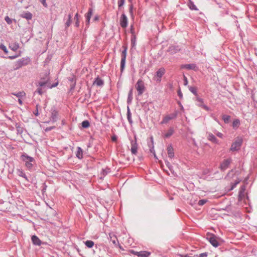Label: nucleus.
<instances>
[{"label":"nucleus","mask_w":257,"mask_h":257,"mask_svg":"<svg viewBox=\"0 0 257 257\" xmlns=\"http://www.w3.org/2000/svg\"><path fill=\"white\" fill-rule=\"evenodd\" d=\"M174 129L172 127H170L168 132L164 135V137L165 138H168L171 137L174 133Z\"/></svg>","instance_id":"nucleus-28"},{"label":"nucleus","mask_w":257,"mask_h":257,"mask_svg":"<svg viewBox=\"0 0 257 257\" xmlns=\"http://www.w3.org/2000/svg\"><path fill=\"white\" fill-rule=\"evenodd\" d=\"M168 157L172 159L174 157V150L171 145H169L167 148Z\"/></svg>","instance_id":"nucleus-20"},{"label":"nucleus","mask_w":257,"mask_h":257,"mask_svg":"<svg viewBox=\"0 0 257 257\" xmlns=\"http://www.w3.org/2000/svg\"><path fill=\"white\" fill-rule=\"evenodd\" d=\"M18 57V55H14V56H10L8 57H5V56H2L3 58H8V59H11V60L15 59L17 58Z\"/></svg>","instance_id":"nucleus-48"},{"label":"nucleus","mask_w":257,"mask_h":257,"mask_svg":"<svg viewBox=\"0 0 257 257\" xmlns=\"http://www.w3.org/2000/svg\"><path fill=\"white\" fill-rule=\"evenodd\" d=\"M178 255L180 257H193V256H189V255L188 254H178Z\"/></svg>","instance_id":"nucleus-58"},{"label":"nucleus","mask_w":257,"mask_h":257,"mask_svg":"<svg viewBox=\"0 0 257 257\" xmlns=\"http://www.w3.org/2000/svg\"><path fill=\"white\" fill-rule=\"evenodd\" d=\"M183 81H184V85H187L188 84V80L187 77L184 75L183 76Z\"/></svg>","instance_id":"nucleus-53"},{"label":"nucleus","mask_w":257,"mask_h":257,"mask_svg":"<svg viewBox=\"0 0 257 257\" xmlns=\"http://www.w3.org/2000/svg\"><path fill=\"white\" fill-rule=\"evenodd\" d=\"M165 73V69L163 67H161L156 72V76L157 78V81L160 82L161 80V77Z\"/></svg>","instance_id":"nucleus-14"},{"label":"nucleus","mask_w":257,"mask_h":257,"mask_svg":"<svg viewBox=\"0 0 257 257\" xmlns=\"http://www.w3.org/2000/svg\"><path fill=\"white\" fill-rule=\"evenodd\" d=\"M207 202V200L206 199H201L198 202V204L200 206L203 205L205 203H206Z\"/></svg>","instance_id":"nucleus-44"},{"label":"nucleus","mask_w":257,"mask_h":257,"mask_svg":"<svg viewBox=\"0 0 257 257\" xmlns=\"http://www.w3.org/2000/svg\"><path fill=\"white\" fill-rule=\"evenodd\" d=\"M31 239L33 243L36 245H40L42 243L41 240L36 235H33Z\"/></svg>","instance_id":"nucleus-21"},{"label":"nucleus","mask_w":257,"mask_h":257,"mask_svg":"<svg viewBox=\"0 0 257 257\" xmlns=\"http://www.w3.org/2000/svg\"><path fill=\"white\" fill-rule=\"evenodd\" d=\"M108 238L114 244H116V242H117V239L115 234L112 233H109L108 234Z\"/></svg>","instance_id":"nucleus-22"},{"label":"nucleus","mask_w":257,"mask_h":257,"mask_svg":"<svg viewBox=\"0 0 257 257\" xmlns=\"http://www.w3.org/2000/svg\"><path fill=\"white\" fill-rule=\"evenodd\" d=\"M41 87H42L39 86V87H38L37 88V89L36 90V91H35V93L37 92L38 94H39L40 95H42L44 93V92L42 90V89L41 88Z\"/></svg>","instance_id":"nucleus-47"},{"label":"nucleus","mask_w":257,"mask_h":257,"mask_svg":"<svg viewBox=\"0 0 257 257\" xmlns=\"http://www.w3.org/2000/svg\"><path fill=\"white\" fill-rule=\"evenodd\" d=\"M122 48L123 50H122L121 54V61H120V71L122 73L125 67V60L127 54V47L126 45H123Z\"/></svg>","instance_id":"nucleus-3"},{"label":"nucleus","mask_w":257,"mask_h":257,"mask_svg":"<svg viewBox=\"0 0 257 257\" xmlns=\"http://www.w3.org/2000/svg\"><path fill=\"white\" fill-rule=\"evenodd\" d=\"M240 182V180H239V179H237V180H236L235 181V182L233 183V184L235 185H237L239 182Z\"/></svg>","instance_id":"nucleus-60"},{"label":"nucleus","mask_w":257,"mask_h":257,"mask_svg":"<svg viewBox=\"0 0 257 257\" xmlns=\"http://www.w3.org/2000/svg\"><path fill=\"white\" fill-rule=\"evenodd\" d=\"M92 9H90L87 13L86 14V23L87 25L89 24V21L92 16Z\"/></svg>","instance_id":"nucleus-26"},{"label":"nucleus","mask_w":257,"mask_h":257,"mask_svg":"<svg viewBox=\"0 0 257 257\" xmlns=\"http://www.w3.org/2000/svg\"><path fill=\"white\" fill-rule=\"evenodd\" d=\"M20 17L28 21L32 19L33 15L29 12H24L20 15Z\"/></svg>","instance_id":"nucleus-19"},{"label":"nucleus","mask_w":257,"mask_h":257,"mask_svg":"<svg viewBox=\"0 0 257 257\" xmlns=\"http://www.w3.org/2000/svg\"><path fill=\"white\" fill-rule=\"evenodd\" d=\"M242 144V139L240 138H237V139L233 142L230 147V151H235L239 150L241 145Z\"/></svg>","instance_id":"nucleus-5"},{"label":"nucleus","mask_w":257,"mask_h":257,"mask_svg":"<svg viewBox=\"0 0 257 257\" xmlns=\"http://www.w3.org/2000/svg\"><path fill=\"white\" fill-rule=\"evenodd\" d=\"M230 116L227 115H223L222 116V118L224 122L226 123L229 122Z\"/></svg>","instance_id":"nucleus-38"},{"label":"nucleus","mask_w":257,"mask_h":257,"mask_svg":"<svg viewBox=\"0 0 257 257\" xmlns=\"http://www.w3.org/2000/svg\"><path fill=\"white\" fill-rule=\"evenodd\" d=\"M135 43H136L135 38H134V39L132 38L131 39V43H132L133 46H135Z\"/></svg>","instance_id":"nucleus-59"},{"label":"nucleus","mask_w":257,"mask_h":257,"mask_svg":"<svg viewBox=\"0 0 257 257\" xmlns=\"http://www.w3.org/2000/svg\"><path fill=\"white\" fill-rule=\"evenodd\" d=\"M217 239L218 237L212 233H210L207 235V239L212 246L215 247H218L220 245Z\"/></svg>","instance_id":"nucleus-4"},{"label":"nucleus","mask_w":257,"mask_h":257,"mask_svg":"<svg viewBox=\"0 0 257 257\" xmlns=\"http://www.w3.org/2000/svg\"><path fill=\"white\" fill-rule=\"evenodd\" d=\"M22 160L25 163L26 167L29 169L31 170L35 163V161L33 157L28 156L27 154L24 153L21 156Z\"/></svg>","instance_id":"nucleus-1"},{"label":"nucleus","mask_w":257,"mask_h":257,"mask_svg":"<svg viewBox=\"0 0 257 257\" xmlns=\"http://www.w3.org/2000/svg\"><path fill=\"white\" fill-rule=\"evenodd\" d=\"M85 244L86 246H87L88 248H91L94 245V242L92 240H86L85 242Z\"/></svg>","instance_id":"nucleus-36"},{"label":"nucleus","mask_w":257,"mask_h":257,"mask_svg":"<svg viewBox=\"0 0 257 257\" xmlns=\"http://www.w3.org/2000/svg\"><path fill=\"white\" fill-rule=\"evenodd\" d=\"M127 118L130 123L131 124L133 123V120L132 119V114L128 107H127Z\"/></svg>","instance_id":"nucleus-32"},{"label":"nucleus","mask_w":257,"mask_h":257,"mask_svg":"<svg viewBox=\"0 0 257 257\" xmlns=\"http://www.w3.org/2000/svg\"><path fill=\"white\" fill-rule=\"evenodd\" d=\"M189 90L194 94L195 95V97H197V96H198L197 92V89L195 87L189 86L188 87Z\"/></svg>","instance_id":"nucleus-34"},{"label":"nucleus","mask_w":257,"mask_h":257,"mask_svg":"<svg viewBox=\"0 0 257 257\" xmlns=\"http://www.w3.org/2000/svg\"><path fill=\"white\" fill-rule=\"evenodd\" d=\"M240 124V121L239 119H235L232 122V126L233 127H238Z\"/></svg>","instance_id":"nucleus-41"},{"label":"nucleus","mask_w":257,"mask_h":257,"mask_svg":"<svg viewBox=\"0 0 257 257\" xmlns=\"http://www.w3.org/2000/svg\"><path fill=\"white\" fill-rule=\"evenodd\" d=\"M40 105L37 104L36 106V110L33 112V113L34 114V115L35 116H38L39 115V108L40 107Z\"/></svg>","instance_id":"nucleus-42"},{"label":"nucleus","mask_w":257,"mask_h":257,"mask_svg":"<svg viewBox=\"0 0 257 257\" xmlns=\"http://www.w3.org/2000/svg\"><path fill=\"white\" fill-rule=\"evenodd\" d=\"M76 85V82H74L73 83H72L70 85V90H73L75 87Z\"/></svg>","instance_id":"nucleus-54"},{"label":"nucleus","mask_w":257,"mask_h":257,"mask_svg":"<svg viewBox=\"0 0 257 257\" xmlns=\"http://www.w3.org/2000/svg\"><path fill=\"white\" fill-rule=\"evenodd\" d=\"M5 20L9 25H10L12 23V20L10 18L9 16H6L5 18Z\"/></svg>","instance_id":"nucleus-45"},{"label":"nucleus","mask_w":257,"mask_h":257,"mask_svg":"<svg viewBox=\"0 0 257 257\" xmlns=\"http://www.w3.org/2000/svg\"><path fill=\"white\" fill-rule=\"evenodd\" d=\"M148 146L149 148H150V152L153 153L154 154V156L156 157L155 151L154 150V146L153 138L152 137H151L150 141L148 142Z\"/></svg>","instance_id":"nucleus-18"},{"label":"nucleus","mask_w":257,"mask_h":257,"mask_svg":"<svg viewBox=\"0 0 257 257\" xmlns=\"http://www.w3.org/2000/svg\"><path fill=\"white\" fill-rule=\"evenodd\" d=\"M55 127V126H50V127H46V128L45 129V131H46V132H49V131H51L52 130L54 129Z\"/></svg>","instance_id":"nucleus-55"},{"label":"nucleus","mask_w":257,"mask_h":257,"mask_svg":"<svg viewBox=\"0 0 257 257\" xmlns=\"http://www.w3.org/2000/svg\"><path fill=\"white\" fill-rule=\"evenodd\" d=\"M177 112H175V113L170 114L169 115H168L164 117L163 119L162 120L161 123H167L170 120L175 118L177 117Z\"/></svg>","instance_id":"nucleus-15"},{"label":"nucleus","mask_w":257,"mask_h":257,"mask_svg":"<svg viewBox=\"0 0 257 257\" xmlns=\"http://www.w3.org/2000/svg\"><path fill=\"white\" fill-rule=\"evenodd\" d=\"M131 151L133 155H137L138 153V144L137 143V139L135 138V140H132L131 142Z\"/></svg>","instance_id":"nucleus-11"},{"label":"nucleus","mask_w":257,"mask_h":257,"mask_svg":"<svg viewBox=\"0 0 257 257\" xmlns=\"http://www.w3.org/2000/svg\"><path fill=\"white\" fill-rule=\"evenodd\" d=\"M133 99V88L131 89L128 94V97L127 99V103H131Z\"/></svg>","instance_id":"nucleus-31"},{"label":"nucleus","mask_w":257,"mask_h":257,"mask_svg":"<svg viewBox=\"0 0 257 257\" xmlns=\"http://www.w3.org/2000/svg\"><path fill=\"white\" fill-rule=\"evenodd\" d=\"M231 162L232 159L231 158H228L224 160L220 165L219 168L221 171H224L226 170L228 168Z\"/></svg>","instance_id":"nucleus-8"},{"label":"nucleus","mask_w":257,"mask_h":257,"mask_svg":"<svg viewBox=\"0 0 257 257\" xmlns=\"http://www.w3.org/2000/svg\"><path fill=\"white\" fill-rule=\"evenodd\" d=\"M128 19L126 16L123 13L120 18V25L122 28H125L127 26Z\"/></svg>","instance_id":"nucleus-10"},{"label":"nucleus","mask_w":257,"mask_h":257,"mask_svg":"<svg viewBox=\"0 0 257 257\" xmlns=\"http://www.w3.org/2000/svg\"><path fill=\"white\" fill-rule=\"evenodd\" d=\"M177 93H178V95L179 97H180V98L182 99L183 94L181 92V91L180 89L178 90Z\"/></svg>","instance_id":"nucleus-52"},{"label":"nucleus","mask_w":257,"mask_h":257,"mask_svg":"<svg viewBox=\"0 0 257 257\" xmlns=\"http://www.w3.org/2000/svg\"><path fill=\"white\" fill-rule=\"evenodd\" d=\"M129 12L132 17H133V6L131 5L129 7Z\"/></svg>","instance_id":"nucleus-51"},{"label":"nucleus","mask_w":257,"mask_h":257,"mask_svg":"<svg viewBox=\"0 0 257 257\" xmlns=\"http://www.w3.org/2000/svg\"><path fill=\"white\" fill-rule=\"evenodd\" d=\"M136 88L138 92V95H142L145 91V87L144 83L142 79H139L136 84Z\"/></svg>","instance_id":"nucleus-6"},{"label":"nucleus","mask_w":257,"mask_h":257,"mask_svg":"<svg viewBox=\"0 0 257 257\" xmlns=\"http://www.w3.org/2000/svg\"><path fill=\"white\" fill-rule=\"evenodd\" d=\"M208 139L212 142L217 144L218 140L212 134H209L208 136Z\"/></svg>","instance_id":"nucleus-27"},{"label":"nucleus","mask_w":257,"mask_h":257,"mask_svg":"<svg viewBox=\"0 0 257 257\" xmlns=\"http://www.w3.org/2000/svg\"><path fill=\"white\" fill-rule=\"evenodd\" d=\"M72 17V14H69L68 15V19L65 23V28H68L70 26V25L72 23V20H71Z\"/></svg>","instance_id":"nucleus-30"},{"label":"nucleus","mask_w":257,"mask_h":257,"mask_svg":"<svg viewBox=\"0 0 257 257\" xmlns=\"http://www.w3.org/2000/svg\"><path fill=\"white\" fill-rule=\"evenodd\" d=\"M30 58L29 57H23L19 59L15 63V70H18L23 66L27 65L30 62Z\"/></svg>","instance_id":"nucleus-2"},{"label":"nucleus","mask_w":257,"mask_h":257,"mask_svg":"<svg viewBox=\"0 0 257 257\" xmlns=\"http://www.w3.org/2000/svg\"><path fill=\"white\" fill-rule=\"evenodd\" d=\"M182 68H185L188 70H196V66L194 64H189L183 65Z\"/></svg>","instance_id":"nucleus-24"},{"label":"nucleus","mask_w":257,"mask_h":257,"mask_svg":"<svg viewBox=\"0 0 257 257\" xmlns=\"http://www.w3.org/2000/svg\"><path fill=\"white\" fill-rule=\"evenodd\" d=\"M13 95L16 96L17 97H19V98H20L21 97H22L24 96H25L26 93L24 91H20L18 93H12Z\"/></svg>","instance_id":"nucleus-33"},{"label":"nucleus","mask_w":257,"mask_h":257,"mask_svg":"<svg viewBox=\"0 0 257 257\" xmlns=\"http://www.w3.org/2000/svg\"><path fill=\"white\" fill-rule=\"evenodd\" d=\"M208 255V253L207 252H205L199 254H195L193 256V257H207Z\"/></svg>","instance_id":"nucleus-40"},{"label":"nucleus","mask_w":257,"mask_h":257,"mask_svg":"<svg viewBox=\"0 0 257 257\" xmlns=\"http://www.w3.org/2000/svg\"><path fill=\"white\" fill-rule=\"evenodd\" d=\"M17 174L19 176L22 177L24 178H25L26 180H28L27 177L25 173L23 172V171L22 170L17 169Z\"/></svg>","instance_id":"nucleus-29"},{"label":"nucleus","mask_w":257,"mask_h":257,"mask_svg":"<svg viewBox=\"0 0 257 257\" xmlns=\"http://www.w3.org/2000/svg\"><path fill=\"white\" fill-rule=\"evenodd\" d=\"M41 3L43 4V6L45 8L47 7V4L46 3V0H41Z\"/></svg>","instance_id":"nucleus-56"},{"label":"nucleus","mask_w":257,"mask_h":257,"mask_svg":"<svg viewBox=\"0 0 257 257\" xmlns=\"http://www.w3.org/2000/svg\"><path fill=\"white\" fill-rule=\"evenodd\" d=\"M16 128L17 129V131L18 133L21 134L23 133V127H21L19 125H18V124H16Z\"/></svg>","instance_id":"nucleus-49"},{"label":"nucleus","mask_w":257,"mask_h":257,"mask_svg":"<svg viewBox=\"0 0 257 257\" xmlns=\"http://www.w3.org/2000/svg\"><path fill=\"white\" fill-rule=\"evenodd\" d=\"M11 49L13 51H16L19 48V45L18 44H15L12 47H10Z\"/></svg>","instance_id":"nucleus-50"},{"label":"nucleus","mask_w":257,"mask_h":257,"mask_svg":"<svg viewBox=\"0 0 257 257\" xmlns=\"http://www.w3.org/2000/svg\"><path fill=\"white\" fill-rule=\"evenodd\" d=\"M76 156L79 159H82L83 158V150L79 147L77 148Z\"/></svg>","instance_id":"nucleus-25"},{"label":"nucleus","mask_w":257,"mask_h":257,"mask_svg":"<svg viewBox=\"0 0 257 257\" xmlns=\"http://www.w3.org/2000/svg\"><path fill=\"white\" fill-rule=\"evenodd\" d=\"M82 126L83 128H87L90 126V122L88 120H85L82 122Z\"/></svg>","instance_id":"nucleus-35"},{"label":"nucleus","mask_w":257,"mask_h":257,"mask_svg":"<svg viewBox=\"0 0 257 257\" xmlns=\"http://www.w3.org/2000/svg\"><path fill=\"white\" fill-rule=\"evenodd\" d=\"M187 6L191 10L198 11L197 7L194 5V3L191 0H188Z\"/></svg>","instance_id":"nucleus-23"},{"label":"nucleus","mask_w":257,"mask_h":257,"mask_svg":"<svg viewBox=\"0 0 257 257\" xmlns=\"http://www.w3.org/2000/svg\"><path fill=\"white\" fill-rule=\"evenodd\" d=\"M244 190H245V186H242L240 188V190H239V196L240 197L241 195H242V194H243L244 192Z\"/></svg>","instance_id":"nucleus-46"},{"label":"nucleus","mask_w":257,"mask_h":257,"mask_svg":"<svg viewBox=\"0 0 257 257\" xmlns=\"http://www.w3.org/2000/svg\"><path fill=\"white\" fill-rule=\"evenodd\" d=\"M0 48L3 50L6 54H8V51L7 47L3 44L0 45Z\"/></svg>","instance_id":"nucleus-43"},{"label":"nucleus","mask_w":257,"mask_h":257,"mask_svg":"<svg viewBox=\"0 0 257 257\" xmlns=\"http://www.w3.org/2000/svg\"><path fill=\"white\" fill-rule=\"evenodd\" d=\"M49 73L45 72L44 76L41 78V80L38 82L37 86L40 87L45 86L49 81Z\"/></svg>","instance_id":"nucleus-7"},{"label":"nucleus","mask_w":257,"mask_h":257,"mask_svg":"<svg viewBox=\"0 0 257 257\" xmlns=\"http://www.w3.org/2000/svg\"><path fill=\"white\" fill-rule=\"evenodd\" d=\"M18 102H19V104L20 105H22L23 104V101H22V100H21V98H19L18 99Z\"/></svg>","instance_id":"nucleus-64"},{"label":"nucleus","mask_w":257,"mask_h":257,"mask_svg":"<svg viewBox=\"0 0 257 257\" xmlns=\"http://www.w3.org/2000/svg\"><path fill=\"white\" fill-rule=\"evenodd\" d=\"M104 81L98 76L94 79L93 82V85H96L98 87H102L104 85Z\"/></svg>","instance_id":"nucleus-16"},{"label":"nucleus","mask_w":257,"mask_h":257,"mask_svg":"<svg viewBox=\"0 0 257 257\" xmlns=\"http://www.w3.org/2000/svg\"><path fill=\"white\" fill-rule=\"evenodd\" d=\"M117 138L116 136H113L111 137V140L113 142H116L117 141Z\"/></svg>","instance_id":"nucleus-57"},{"label":"nucleus","mask_w":257,"mask_h":257,"mask_svg":"<svg viewBox=\"0 0 257 257\" xmlns=\"http://www.w3.org/2000/svg\"><path fill=\"white\" fill-rule=\"evenodd\" d=\"M181 50V48L179 45H171L169 46L168 52H169L171 54H174L178 52H179Z\"/></svg>","instance_id":"nucleus-12"},{"label":"nucleus","mask_w":257,"mask_h":257,"mask_svg":"<svg viewBox=\"0 0 257 257\" xmlns=\"http://www.w3.org/2000/svg\"><path fill=\"white\" fill-rule=\"evenodd\" d=\"M51 119L52 122H55L57 121L58 118V112L56 109L51 110Z\"/></svg>","instance_id":"nucleus-17"},{"label":"nucleus","mask_w":257,"mask_h":257,"mask_svg":"<svg viewBox=\"0 0 257 257\" xmlns=\"http://www.w3.org/2000/svg\"><path fill=\"white\" fill-rule=\"evenodd\" d=\"M236 186L233 183H231V188L230 190H233Z\"/></svg>","instance_id":"nucleus-62"},{"label":"nucleus","mask_w":257,"mask_h":257,"mask_svg":"<svg viewBox=\"0 0 257 257\" xmlns=\"http://www.w3.org/2000/svg\"><path fill=\"white\" fill-rule=\"evenodd\" d=\"M195 101H196V105L199 107L204 108L206 110H209V108L206 105L204 104L203 99L200 98L199 96H197L194 98Z\"/></svg>","instance_id":"nucleus-9"},{"label":"nucleus","mask_w":257,"mask_h":257,"mask_svg":"<svg viewBox=\"0 0 257 257\" xmlns=\"http://www.w3.org/2000/svg\"><path fill=\"white\" fill-rule=\"evenodd\" d=\"M132 252L138 257H149L151 254V252L147 251H136L133 250Z\"/></svg>","instance_id":"nucleus-13"},{"label":"nucleus","mask_w":257,"mask_h":257,"mask_svg":"<svg viewBox=\"0 0 257 257\" xmlns=\"http://www.w3.org/2000/svg\"><path fill=\"white\" fill-rule=\"evenodd\" d=\"M69 81H70L71 82V83H73L74 82H76L73 77L71 78H69Z\"/></svg>","instance_id":"nucleus-63"},{"label":"nucleus","mask_w":257,"mask_h":257,"mask_svg":"<svg viewBox=\"0 0 257 257\" xmlns=\"http://www.w3.org/2000/svg\"><path fill=\"white\" fill-rule=\"evenodd\" d=\"M216 136L220 138H222V136H223V135L222 134V133H220V132H218L217 134H216Z\"/></svg>","instance_id":"nucleus-61"},{"label":"nucleus","mask_w":257,"mask_h":257,"mask_svg":"<svg viewBox=\"0 0 257 257\" xmlns=\"http://www.w3.org/2000/svg\"><path fill=\"white\" fill-rule=\"evenodd\" d=\"M125 3V0H117L118 10H121Z\"/></svg>","instance_id":"nucleus-37"},{"label":"nucleus","mask_w":257,"mask_h":257,"mask_svg":"<svg viewBox=\"0 0 257 257\" xmlns=\"http://www.w3.org/2000/svg\"><path fill=\"white\" fill-rule=\"evenodd\" d=\"M74 20L75 21V26L76 27H78L79 26V18H78V13H76L74 17Z\"/></svg>","instance_id":"nucleus-39"}]
</instances>
